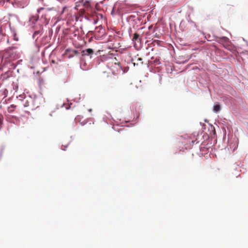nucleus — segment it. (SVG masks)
Returning a JSON list of instances; mask_svg holds the SVG:
<instances>
[{"label": "nucleus", "instance_id": "obj_1", "mask_svg": "<svg viewBox=\"0 0 248 248\" xmlns=\"http://www.w3.org/2000/svg\"><path fill=\"white\" fill-rule=\"evenodd\" d=\"M78 7H82L86 9L90 8V2L89 0H81L76 3L75 8L78 10Z\"/></svg>", "mask_w": 248, "mask_h": 248}, {"label": "nucleus", "instance_id": "obj_2", "mask_svg": "<svg viewBox=\"0 0 248 248\" xmlns=\"http://www.w3.org/2000/svg\"><path fill=\"white\" fill-rule=\"evenodd\" d=\"M94 51L92 48H88L85 50H83L81 51V55L82 56H89L93 54Z\"/></svg>", "mask_w": 248, "mask_h": 248}, {"label": "nucleus", "instance_id": "obj_3", "mask_svg": "<svg viewBox=\"0 0 248 248\" xmlns=\"http://www.w3.org/2000/svg\"><path fill=\"white\" fill-rule=\"evenodd\" d=\"M16 108V106L14 105H11L7 108V111L9 113H12L14 111L15 108Z\"/></svg>", "mask_w": 248, "mask_h": 248}, {"label": "nucleus", "instance_id": "obj_4", "mask_svg": "<svg viewBox=\"0 0 248 248\" xmlns=\"http://www.w3.org/2000/svg\"><path fill=\"white\" fill-rule=\"evenodd\" d=\"M87 10L88 9H86L82 7H78V10L79 11V15L80 16H83L85 12V11Z\"/></svg>", "mask_w": 248, "mask_h": 248}, {"label": "nucleus", "instance_id": "obj_5", "mask_svg": "<svg viewBox=\"0 0 248 248\" xmlns=\"http://www.w3.org/2000/svg\"><path fill=\"white\" fill-rule=\"evenodd\" d=\"M133 42H135L137 41L139 42V41H140V39L139 38V34L135 33L134 34L133 38H132Z\"/></svg>", "mask_w": 248, "mask_h": 248}, {"label": "nucleus", "instance_id": "obj_6", "mask_svg": "<svg viewBox=\"0 0 248 248\" xmlns=\"http://www.w3.org/2000/svg\"><path fill=\"white\" fill-rule=\"evenodd\" d=\"M220 106L219 104H216L214 106V111L218 112L220 110Z\"/></svg>", "mask_w": 248, "mask_h": 248}, {"label": "nucleus", "instance_id": "obj_7", "mask_svg": "<svg viewBox=\"0 0 248 248\" xmlns=\"http://www.w3.org/2000/svg\"><path fill=\"white\" fill-rule=\"evenodd\" d=\"M70 51L71 52L72 54L69 57V58H70L71 57L73 56L74 55H77L79 53L78 51L77 50H71Z\"/></svg>", "mask_w": 248, "mask_h": 248}, {"label": "nucleus", "instance_id": "obj_8", "mask_svg": "<svg viewBox=\"0 0 248 248\" xmlns=\"http://www.w3.org/2000/svg\"><path fill=\"white\" fill-rule=\"evenodd\" d=\"M190 142H192L193 144H194L195 142V141H193V140L190 141V140H188L186 142H185V144H190Z\"/></svg>", "mask_w": 248, "mask_h": 248}, {"label": "nucleus", "instance_id": "obj_9", "mask_svg": "<svg viewBox=\"0 0 248 248\" xmlns=\"http://www.w3.org/2000/svg\"><path fill=\"white\" fill-rule=\"evenodd\" d=\"M222 39L226 42H228L229 41L228 39L226 37H223L222 38Z\"/></svg>", "mask_w": 248, "mask_h": 248}, {"label": "nucleus", "instance_id": "obj_10", "mask_svg": "<svg viewBox=\"0 0 248 248\" xmlns=\"http://www.w3.org/2000/svg\"><path fill=\"white\" fill-rule=\"evenodd\" d=\"M137 61L138 62L141 61H142V59L141 58H138V59H137Z\"/></svg>", "mask_w": 248, "mask_h": 248}, {"label": "nucleus", "instance_id": "obj_11", "mask_svg": "<svg viewBox=\"0 0 248 248\" xmlns=\"http://www.w3.org/2000/svg\"><path fill=\"white\" fill-rule=\"evenodd\" d=\"M225 47L226 48H227L228 49H230V50L231 49V48H230V46H225Z\"/></svg>", "mask_w": 248, "mask_h": 248}, {"label": "nucleus", "instance_id": "obj_12", "mask_svg": "<svg viewBox=\"0 0 248 248\" xmlns=\"http://www.w3.org/2000/svg\"><path fill=\"white\" fill-rule=\"evenodd\" d=\"M66 51L67 52H68V51H70V50H69V49H67Z\"/></svg>", "mask_w": 248, "mask_h": 248}, {"label": "nucleus", "instance_id": "obj_13", "mask_svg": "<svg viewBox=\"0 0 248 248\" xmlns=\"http://www.w3.org/2000/svg\"><path fill=\"white\" fill-rule=\"evenodd\" d=\"M89 111H92V109H90L89 110Z\"/></svg>", "mask_w": 248, "mask_h": 248}, {"label": "nucleus", "instance_id": "obj_14", "mask_svg": "<svg viewBox=\"0 0 248 248\" xmlns=\"http://www.w3.org/2000/svg\"><path fill=\"white\" fill-rule=\"evenodd\" d=\"M62 150H65V148H62Z\"/></svg>", "mask_w": 248, "mask_h": 248}]
</instances>
